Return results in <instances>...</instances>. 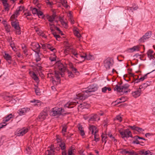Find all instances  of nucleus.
<instances>
[{
  "mask_svg": "<svg viewBox=\"0 0 155 155\" xmlns=\"http://www.w3.org/2000/svg\"><path fill=\"white\" fill-rule=\"evenodd\" d=\"M2 2L3 6L4 7V10L5 11H8L9 10V7L7 2V0H1Z\"/></svg>",
  "mask_w": 155,
  "mask_h": 155,
  "instance_id": "obj_17",
  "label": "nucleus"
},
{
  "mask_svg": "<svg viewBox=\"0 0 155 155\" xmlns=\"http://www.w3.org/2000/svg\"><path fill=\"white\" fill-rule=\"evenodd\" d=\"M31 49L36 53H39L40 46L37 42H34L31 44Z\"/></svg>",
  "mask_w": 155,
  "mask_h": 155,
  "instance_id": "obj_6",
  "label": "nucleus"
},
{
  "mask_svg": "<svg viewBox=\"0 0 155 155\" xmlns=\"http://www.w3.org/2000/svg\"><path fill=\"white\" fill-rule=\"evenodd\" d=\"M48 116V113L46 111L41 112L39 115L38 118L40 121L44 120Z\"/></svg>",
  "mask_w": 155,
  "mask_h": 155,
  "instance_id": "obj_15",
  "label": "nucleus"
},
{
  "mask_svg": "<svg viewBox=\"0 0 155 155\" xmlns=\"http://www.w3.org/2000/svg\"><path fill=\"white\" fill-rule=\"evenodd\" d=\"M94 140L96 142H97L99 140V136L97 134V133H96L95 134H94Z\"/></svg>",
  "mask_w": 155,
  "mask_h": 155,
  "instance_id": "obj_50",
  "label": "nucleus"
},
{
  "mask_svg": "<svg viewBox=\"0 0 155 155\" xmlns=\"http://www.w3.org/2000/svg\"><path fill=\"white\" fill-rule=\"evenodd\" d=\"M101 137L103 142H104L105 143H106L107 142V140H106L107 138L106 135L105 134H102L101 135Z\"/></svg>",
  "mask_w": 155,
  "mask_h": 155,
  "instance_id": "obj_47",
  "label": "nucleus"
},
{
  "mask_svg": "<svg viewBox=\"0 0 155 155\" xmlns=\"http://www.w3.org/2000/svg\"><path fill=\"white\" fill-rule=\"evenodd\" d=\"M60 147H61L62 150H64L65 149L66 147L65 143L64 142H61L59 144Z\"/></svg>",
  "mask_w": 155,
  "mask_h": 155,
  "instance_id": "obj_39",
  "label": "nucleus"
},
{
  "mask_svg": "<svg viewBox=\"0 0 155 155\" xmlns=\"http://www.w3.org/2000/svg\"><path fill=\"white\" fill-rule=\"evenodd\" d=\"M66 68L61 64H60L58 67V69L55 71L54 75L57 80L60 81L61 77H63L65 72Z\"/></svg>",
  "mask_w": 155,
  "mask_h": 155,
  "instance_id": "obj_1",
  "label": "nucleus"
},
{
  "mask_svg": "<svg viewBox=\"0 0 155 155\" xmlns=\"http://www.w3.org/2000/svg\"><path fill=\"white\" fill-rule=\"evenodd\" d=\"M140 46L137 45L134 46L132 48L130 49V51L131 52H133L135 51H140Z\"/></svg>",
  "mask_w": 155,
  "mask_h": 155,
  "instance_id": "obj_20",
  "label": "nucleus"
},
{
  "mask_svg": "<svg viewBox=\"0 0 155 155\" xmlns=\"http://www.w3.org/2000/svg\"><path fill=\"white\" fill-rule=\"evenodd\" d=\"M12 26L15 29L16 28H19V23L18 20H15L12 21L11 23Z\"/></svg>",
  "mask_w": 155,
  "mask_h": 155,
  "instance_id": "obj_22",
  "label": "nucleus"
},
{
  "mask_svg": "<svg viewBox=\"0 0 155 155\" xmlns=\"http://www.w3.org/2000/svg\"><path fill=\"white\" fill-rule=\"evenodd\" d=\"M74 35L79 38L81 37V35L78 31V29L76 27H74L73 29Z\"/></svg>",
  "mask_w": 155,
  "mask_h": 155,
  "instance_id": "obj_26",
  "label": "nucleus"
},
{
  "mask_svg": "<svg viewBox=\"0 0 155 155\" xmlns=\"http://www.w3.org/2000/svg\"><path fill=\"white\" fill-rule=\"evenodd\" d=\"M86 59L87 60H90L91 59L92 56L90 54L87 55L86 54Z\"/></svg>",
  "mask_w": 155,
  "mask_h": 155,
  "instance_id": "obj_63",
  "label": "nucleus"
},
{
  "mask_svg": "<svg viewBox=\"0 0 155 155\" xmlns=\"http://www.w3.org/2000/svg\"><path fill=\"white\" fill-rule=\"evenodd\" d=\"M104 65L107 69H110V66L112 64L111 62V60L110 58H107L104 61Z\"/></svg>",
  "mask_w": 155,
  "mask_h": 155,
  "instance_id": "obj_11",
  "label": "nucleus"
},
{
  "mask_svg": "<svg viewBox=\"0 0 155 155\" xmlns=\"http://www.w3.org/2000/svg\"><path fill=\"white\" fill-rule=\"evenodd\" d=\"M73 149L72 148H70L69 149L68 152V155H74V154L73 153Z\"/></svg>",
  "mask_w": 155,
  "mask_h": 155,
  "instance_id": "obj_52",
  "label": "nucleus"
},
{
  "mask_svg": "<svg viewBox=\"0 0 155 155\" xmlns=\"http://www.w3.org/2000/svg\"><path fill=\"white\" fill-rule=\"evenodd\" d=\"M53 57L52 56H51L49 58L50 60L51 61H54L56 60V55L54 54H54L53 55Z\"/></svg>",
  "mask_w": 155,
  "mask_h": 155,
  "instance_id": "obj_46",
  "label": "nucleus"
},
{
  "mask_svg": "<svg viewBox=\"0 0 155 155\" xmlns=\"http://www.w3.org/2000/svg\"><path fill=\"white\" fill-rule=\"evenodd\" d=\"M119 100L120 101L117 102V104H119L122 102H124L125 101L127 100V98L126 97H122L120 98L119 99Z\"/></svg>",
  "mask_w": 155,
  "mask_h": 155,
  "instance_id": "obj_40",
  "label": "nucleus"
},
{
  "mask_svg": "<svg viewBox=\"0 0 155 155\" xmlns=\"http://www.w3.org/2000/svg\"><path fill=\"white\" fill-rule=\"evenodd\" d=\"M28 130L29 128L28 127H23L22 129L18 131L16 133V135L18 136H23L28 132Z\"/></svg>",
  "mask_w": 155,
  "mask_h": 155,
  "instance_id": "obj_9",
  "label": "nucleus"
},
{
  "mask_svg": "<svg viewBox=\"0 0 155 155\" xmlns=\"http://www.w3.org/2000/svg\"><path fill=\"white\" fill-rule=\"evenodd\" d=\"M78 129L81 135L82 136H84L85 135V133L82 126L80 125H79L78 126Z\"/></svg>",
  "mask_w": 155,
  "mask_h": 155,
  "instance_id": "obj_32",
  "label": "nucleus"
},
{
  "mask_svg": "<svg viewBox=\"0 0 155 155\" xmlns=\"http://www.w3.org/2000/svg\"><path fill=\"white\" fill-rule=\"evenodd\" d=\"M122 119V117L120 115H118L114 119V120H117L119 122H121Z\"/></svg>",
  "mask_w": 155,
  "mask_h": 155,
  "instance_id": "obj_37",
  "label": "nucleus"
},
{
  "mask_svg": "<svg viewBox=\"0 0 155 155\" xmlns=\"http://www.w3.org/2000/svg\"><path fill=\"white\" fill-rule=\"evenodd\" d=\"M129 153H128L130 154V155H138V154L136 152H135L134 151H128Z\"/></svg>",
  "mask_w": 155,
  "mask_h": 155,
  "instance_id": "obj_49",
  "label": "nucleus"
},
{
  "mask_svg": "<svg viewBox=\"0 0 155 155\" xmlns=\"http://www.w3.org/2000/svg\"><path fill=\"white\" fill-rule=\"evenodd\" d=\"M71 54H72L76 58H78V56L79 54L78 53L77 51L75 49H72L71 51Z\"/></svg>",
  "mask_w": 155,
  "mask_h": 155,
  "instance_id": "obj_33",
  "label": "nucleus"
},
{
  "mask_svg": "<svg viewBox=\"0 0 155 155\" xmlns=\"http://www.w3.org/2000/svg\"><path fill=\"white\" fill-rule=\"evenodd\" d=\"M84 60L83 61H84L85 59H86V54L85 53L83 54V55H82L81 54H79V55Z\"/></svg>",
  "mask_w": 155,
  "mask_h": 155,
  "instance_id": "obj_55",
  "label": "nucleus"
},
{
  "mask_svg": "<svg viewBox=\"0 0 155 155\" xmlns=\"http://www.w3.org/2000/svg\"><path fill=\"white\" fill-rule=\"evenodd\" d=\"M26 151H27V153L28 154H30L31 152V148L30 147H27L26 148Z\"/></svg>",
  "mask_w": 155,
  "mask_h": 155,
  "instance_id": "obj_60",
  "label": "nucleus"
},
{
  "mask_svg": "<svg viewBox=\"0 0 155 155\" xmlns=\"http://www.w3.org/2000/svg\"><path fill=\"white\" fill-rule=\"evenodd\" d=\"M22 49L23 50V52L24 54H25L26 55H27L28 54L27 53V50L26 49V47L25 46H24V47H22Z\"/></svg>",
  "mask_w": 155,
  "mask_h": 155,
  "instance_id": "obj_56",
  "label": "nucleus"
},
{
  "mask_svg": "<svg viewBox=\"0 0 155 155\" xmlns=\"http://www.w3.org/2000/svg\"><path fill=\"white\" fill-rule=\"evenodd\" d=\"M31 103H33L34 105L35 106H37L38 107L40 106L41 104V102L38 100H34V101H31Z\"/></svg>",
  "mask_w": 155,
  "mask_h": 155,
  "instance_id": "obj_27",
  "label": "nucleus"
},
{
  "mask_svg": "<svg viewBox=\"0 0 155 155\" xmlns=\"http://www.w3.org/2000/svg\"><path fill=\"white\" fill-rule=\"evenodd\" d=\"M4 57L9 64L11 63L12 57L9 54L5 53L4 55Z\"/></svg>",
  "mask_w": 155,
  "mask_h": 155,
  "instance_id": "obj_21",
  "label": "nucleus"
},
{
  "mask_svg": "<svg viewBox=\"0 0 155 155\" xmlns=\"http://www.w3.org/2000/svg\"><path fill=\"white\" fill-rule=\"evenodd\" d=\"M36 31L37 33V34L39 35L40 36L41 34H42V33L43 32V31L41 30H39V29L36 30Z\"/></svg>",
  "mask_w": 155,
  "mask_h": 155,
  "instance_id": "obj_57",
  "label": "nucleus"
},
{
  "mask_svg": "<svg viewBox=\"0 0 155 155\" xmlns=\"http://www.w3.org/2000/svg\"><path fill=\"white\" fill-rule=\"evenodd\" d=\"M153 51L152 50H149L148 51L147 55L150 59H152L153 58Z\"/></svg>",
  "mask_w": 155,
  "mask_h": 155,
  "instance_id": "obj_29",
  "label": "nucleus"
},
{
  "mask_svg": "<svg viewBox=\"0 0 155 155\" xmlns=\"http://www.w3.org/2000/svg\"><path fill=\"white\" fill-rule=\"evenodd\" d=\"M67 129V127L65 125L63 127L62 130V132L63 134V135L65 133Z\"/></svg>",
  "mask_w": 155,
  "mask_h": 155,
  "instance_id": "obj_51",
  "label": "nucleus"
},
{
  "mask_svg": "<svg viewBox=\"0 0 155 155\" xmlns=\"http://www.w3.org/2000/svg\"><path fill=\"white\" fill-rule=\"evenodd\" d=\"M100 120V118L98 117V115L96 114H95L91 116L89 119V121H98Z\"/></svg>",
  "mask_w": 155,
  "mask_h": 155,
  "instance_id": "obj_18",
  "label": "nucleus"
},
{
  "mask_svg": "<svg viewBox=\"0 0 155 155\" xmlns=\"http://www.w3.org/2000/svg\"><path fill=\"white\" fill-rule=\"evenodd\" d=\"M30 110V108L28 107H24L19 109L18 111V113L20 115H24L26 113L29 112Z\"/></svg>",
  "mask_w": 155,
  "mask_h": 155,
  "instance_id": "obj_13",
  "label": "nucleus"
},
{
  "mask_svg": "<svg viewBox=\"0 0 155 155\" xmlns=\"http://www.w3.org/2000/svg\"><path fill=\"white\" fill-rule=\"evenodd\" d=\"M49 25L50 27V29L51 31H53L54 30V27L55 26L53 23V22H50Z\"/></svg>",
  "mask_w": 155,
  "mask_h": 155,
  "instance_id": "obj_41",
  "label": "nucleus"
},
{
  "mask_svg": "<svg viewBox=\"0 0 155 155\" xmlns=\"http://www.w3.org/2000/svg\"><path fill=\"white\" fill-rule=\"evenodd\" d=\"M120 152L122 154H127L129 153L128 152V151H126L125 149L121 150L120 151Z\"/></svg>",
  "mask_w": 155,
  "mask_h": 155,
  "instance_id": "obj_59",
  "label": "nucleus"
},
{
  "mask_svg": "<svg viewBox=\"0 0 155 155\" xmlns=\"http://www.w3.org/2000/svg\"><path fill=\"white\" fill-rule=\"evenodd\" d=\"M35 93L37 95H39L40 94V93L39 89L38 88H37L36 89H35Z\"/></svg>",
  "mask_w": 155,
  "mask_h": 155,
  "instance_id": "obj_62",
  "label": "nucleus"
},
{
  "mask_svg": "<svg viewBox=\"0 0 155 155\" xmlns=\"http://www.w3.org/2000/svg\"><path fill=\"white\" fill-rule=\"evenodd\" d=\"M16 35H20L21 34V29L20 27L19 28H16L14 30Z\"/></svg>",
  "mask_w": 155,
  "mask_h": 155,
  "instance_id": "obj_42",
  "label": "nucleus"
},
{
  "mask_svg": "<svg viewBox=\"0 0 155 155\" xmlns=\"http://www.w3.org/2000/svg\"><path fill=\"white\" fill-rule=\"evenodd\" d=\"M63 109L61 108L55 107L53 108L50 111V114L52 116L61 115Z\"/></svg>",
  "mask_w": 155,
  "mask_h": 155,
  "instance_id": "obj_3",
  "label": "nucleus"
},
{
  "mask_svg": "<svg viewBox=\"0 0 155 155\" xmlns=\"http://www.w3.org/2000/svg\"><path fill=\"white\" fill-rule=\"evenodd\" d=\"M56 15L55 13H54L51 16H47V18L50 22H53L54 21Z\"/></svg>",
  "mask_w": 155,
  "mask_h": 155,
  "instance_id": "obj_25",
  "label": "nucleus"
},
{
  "mask_svg": "<svg viewBox=\"0 0 155 155\" xmlns=\"http://www.w3.org/2000/svg\"><path fill=\"white\" fill-rule=\"evenodd\" d=\"M90 132L93 135L97 133L98 132V129L94 126L90 125L89 127Z\"/></svg>",
  "mask_w": 155,
  "mask_h": 155,
  "instance_id": "obj_14",
  "label": "nucleus"
},
{
  "mask_svg": "<svg viewBox=\"0 0 155 155\" xmlns=\"http://www.w3.org/2000/svg\"><path fill=\"white\" fill-rule=\"evenodd\" d=\"M152 34V33L151 31H147L139 40V41L140 42H144L150 38Z\"/></svg>",
  "mask_w": 155,
  "mask_h": 155,
  "instance_id": "obj_5",
  "label": "nucleus"
},
{
  "mask_svg": "<svg viewBox=\"0 0 155 155\" xmlns=\"http://www.w3.org/2000/svg\"><path fill=\"white\" fill-rule=\"evenodd\" d=\"M68 65L69 66V68L71 69V71L73 72L74 73H76L77 72V69L74 67L72 63L69 62L68 63Z\"/></svg>",
  "mask_w": 155,
  "mask_h": 155,
  "instance_id": "obj_28",
  "label": "nucleus"
},
{
  "mask_svg": "<svg viewBox=\"0 0 155 155\" xmlns=\"http://www.w3.org/2000/svg\"><path fill=\"white\" fill-rule=\"evenodd\" d=\"M149 73H148L147 74H145L143 76L141 77L139 79V81H143L145 79H146L147 78V75L149 74Z\"/></svg>",
  "mask_w": 155,
  "mask_h": 155,
  "instance_id": "obj_43",
  "label": "nucleus"
},
{
  "mask_svg": "<svg viewBox=\"0 0 155 155\" xmlns=\"http://www.w3.org/2000/svg\"><path fill=\"white\" fill-rule=\"evenodd\" d=\"M89 96H90V94L86 93V92L84 93V94L81 93L78 95L77 98L81 100H83L86 99Z\"/></svg>",
  "mask_w": 155,
  "mask_h": 155,
  "instance_id": "obj_10",
  "label": "nucleus"
},
{
  "mask_svg": "<svg viewBox=\"0 0 155 155\" xmlns=\"http://www.w3.org/2000/svg\"><path fill=\"white\" fill-rule=\"evenodd\" d=\"M23 9V7L19 6L16 10V11L14 12L13 15L11 16V18H16L20 14V12L22 11V10Z\"/></svg>",
  "mask_w": 155,
  "mask_h": 155,
  "instance_id": "obj_8",
  "label": "nucleus"
},
{
  "mask_svg": "<svg viewBox=\"0 0 155 155\" xmlns=\"http://www.w3.org/2000/svg\"><path fill=\"white\" fill-rule=\"evenodd\" d=\"M38 10L36 8H34L32 10V12L33 14H37L38 12Z\"/></svg>",
  "mask_w": 155,
  "mask_h": 155,
  "instance_id": "obj_54",
  "label": "nucleus"
},
{
  "mask_svg": "<svg viewBox=\"0 0 155 155\" xmlns=\"http://www.w3.org/2000/svg\"><path fill=\"white\" fill-rule=\"evenodd\" d=\"M32 78L35 81H37L38 80V78L34 72H33L32 74Z\"/></svg>",
  "mask_w": 155,
  "mask_h": 155,
  "instance_id": "obj_45",
  "label": "nucleus"
},
{
  "mask_svg": "<svg viewBox=\"0 0 155 155\" xmlns=\"http://www.w3.org/2000/svg\"><path fill=\"white\" fill-rule=\"evenodd\" d=\"M56 140L58 143L61 142V139L59 135H56Z\"/></svg>",
  "mask_w": 155,
  "mask_h": 155,
  "instance_id": "obj_53",
  "label": "nucleus"
},
{
  "mask_svg": "<svg viewBox=\"0 0 155 155\" xmlns=\"http://www.w3.org/2000/svg\"><path fill=\"white\" fill-rule=\"evenodd\" d=\"M119 132L123 138L125 137H132V135L131 133L129 130L128 129L125 130L124 131L119 130Z\"/></svg>",
  "mask_w": 155,
  "mask_h": 155,
  "instance_id": "obj_4",
  "label": "nucleus"
},
{
  "mask_svg": "<svg viewBox=\"0 0 155 155\" xmlns=\"http://www.w3.org/2000/svg\"><path fill=\"white\" fill-rule=\"evenodd\" d=\"M13 117V115L12 114H10L6 117L3 120L2 124H2V126L0 127V128L6 125L7 124L6 123L9 121L11 118Z\"/></svg>",
  "mask_w": 155,
  "mask_h": 155,
  "instance_id": "obj_12",
  "label": "nucleus"
},
{
  "mask_svg": "<svg viewBox=\"0 0 155 155\" xmlns=\"http://www.w3.org/2000/svg\"><path fill=\"white\" fill-rule=\"evenodd\" d=\"M37 14L39 18H43L44 17L43 13L41 11H38Z\"/></svg>",
  "mask_w": 155,
  "mask_h": 155,
  "instance_id": "obj_44",
  "label": "nucleus"
},
{
  "mask_svg": "<svg viewBox=\"0 0 155 155\" xmlns=\"http://www.w3.org/2000/svg\"><path fill=\"white\" fill-rule=\"evenodd\" d=\"M46 47L48 49L50 50L51 51L53 52L54 53H55L56 52V49L49 44H48L47 45Z\"/></svg>",
  "mask_w": 155,
  "mask_h": 155,
  "instance_id": "obj_30",
  "label": "nucleus"
},
{
  "mask_svg": "<svg viewBox=\"0 0 155 155\" xmlns=\"http://www.w3.org/2000/svg\"><path fill=\"white\" fill-rule=\"evenodd\" d=\"M77 103H78V102H69L64 105V107L68 108H72L74 107V106L77 104Z\"/></svg>",
  "mask_w": 155,
  "mask_h": 155,
  "instance_id": "obj_16",
  "label": "nucleus"
},
{
  "mask_svg": "<svg viewBox=\"0 0 155 155\" xmlns=\"http://www.w3.org/2000/svg\"><path fill=\"white\" fill-rule=\"evenodd\" d=\"M140 152L142 155H154V154L150 152L149 150H147L145 151L144 150H142Z\"/></svg>",
  "mask_w": 155,
  "mask_h": 155,
  "instance_id": "obj_24",
  "label": "nucleus"
},
{
  "mask_svg": "<svg viewBox=\"0 0 155 155\" xmlns=\"http://www.w3.org/2000/svg\"><path fill=\"white\" fill-rule=\"evenodd\" d=\"M66 73H67L68 77L70 78H72L74 77V75L71 71H67Z\"/></svg>",
  "mask_w": 155,
  "mask_h": 155,
  "instance_id": "obj_38",
  "label": "nucleus"
},
{
  "mask_svg": "<svg viewBox=\"0 0 155 155\" xmlns=\"http://www.w3.org/2000/svg\"><path fill=\"white\" fill-rule=\"evenodd\" d=\"M41 60V58L39 55V53H37L35 55V60L37 62Z\"/></svg>",
  "mask_w": 155,
  "mask_h": 155,
  "instance_id": "obj_48",
  "label": "nucleus"
},
{
  "mask_svg": "<svg viewBox=\"0 0 155 155\" xmlns=\"http://www.w3.org/2000/svg\"><path fill=\"white\" fill-rule=\"evenodd\" d=\"M141 92V91L138 89L137 90L133 92L132 94L133 97L136 98L140 95Z\"/></svg>",
  "mask_w": 155,
  "mask_h": 155,
  "instance_id": "obj_19",
  "label": "nucleus"
},
{
  "mask_svg": "<svg viewBox=\"0 0 155 155\" xmlns=\"http://www.w3.org/2000/svg\"><path fill=\"white\" fill-rule=\"evenodd\" d=\"M98 89V87L97 85H93L90 86L87 90H86V93H88L91 95V93L92 92H95Z\"/></svg>",
  "mask_w": 155,
  "mask_h": 155,
  "instance_id": "obj_7",
  "label": "nucleus"
},
{
  "mask_svg": "<svg viewBox=\"0 0 155 155\" xmlns=\"http://www.w3.org/2000/svg\"><path fill=\"white\" fill-rule=\"evenodd\" d=\"M71 50H72V49L70 48H67L64 50V54L66 55L69 54L72 58H74L73 56L71 54Z\"/></svg>",
  "mask_w": 155,
  "mask_h": 155,
  "instance_id": "obj_23",
  "label": "nucleus"
},
{
  "mask_svg": "<svg viewBox=\"0 0 155 155\" xmlns=\"http://www.w3.org/2000/svg\"><path fill=\"white\" fill-rule=\"evenodd\" d=\"M147 86L148 84L147 83H144L140 86L139 89V90H140L141 91H142Z\"/></svg>",
  "mask_w": 155,
  "mask_h": 155,
  "instance_id": "obj_31",
  "label": "nucleus"
},
{
  "mask_svg": "<svg viewBox=\"0 0 155 155\" xmlns=\"http://www.w3.org/2000/svg\"><path fill=\"white\" fill-rule=\"evenodd\" d=\"M107 90V87H105L102 89V91L103 93H106Z\"/></svg>",
  "mask_w": 155,
  "mask_h": 155,
  "instance_id": "obj_64",
  "label": "nucleus"
},
{
  "mask_svg": "<svg viewBox=\"0 0 155 155\" xmlns=\"http://www.w3.org/2000/svg\"><path fill=\"white\" fill-rule=\"evenodd\" d=\"M68 16L69 19L73 18V16L71 11H69L68 13Z\"/></svg>",
  "mask_w": 155,
  "mask_h": 155,
  "instance_id": "obj_61",
  "label": "nucleus"
},
{
  "mask_svg": "<svg viewBox=\"0 0 155 155\" xmlns=\"http://www.w3.org/2000/svg\"><path fill=\"white\" fill-rule=\"evenodd\" d=\"M4 26L5 30L7 32L10 31L11 26L9 25H8L6 23H5Z\"/></svg>",
  "mask_w": 155,
  "mask_h": 155,
  "instance_id": "obj_34",
  "label": "nucleus"
},
{
  "mask_svg": "<svg viewBox=\"0 0 155 155\" xmlns=\"http://www.w3.org/2000/svg\"><path fill=\"white\" fill-rule=\"evenodd\" d=\"M129 86V85L127 84H125L122 86L116 85L114 89V91L120 92L127 93L128 91Z\"/></svg>",
  "mask_w": 155,
  "mask_h": 155,
  "instance_id": "obj_2",
  "label": "nucleus"
},
{
  "mask_svg": "<svg viewBox=\"0 0 155 155\" xmlns=\"http://www.w3.org/2000/svg\"><path fill=\"white\" fill-rule=\"evenodd\" d=\"M60 22L61 23V25H62L65 28H67L68 27V25L67 23L64 21V20L63 19H60Z\"/></svg>",
  "mask_w": 155,
  "mask_h": 155,
  "instance_id": "obj_36",
  "label": "nucleus"
},
{
  "mask_svg": "<svg viewBox=\"0 0 155 155\" xmlns=\"http://www.w3.org/2000/svg\"><path fill=\"white\" fill-rule=\"evenodd\" d=\"M136 131L139 132H141L143 131L144 130H143V129L141 128L137 127V129H136Z\"/></svg>",
  "mask_w": 155,
  "mask_h": 155,
  "instance_id": "obj_58",
  "label": "nucleus"
},
{
  "mask_svg": "<svg viewBox=\"0 0 155 155\" xmlns=\"http://www.w3.org/2000/svg\"><path fill=\"white\" fill-rule=\"evenodd\" d=\"M62 5L65 8H68V5L67 4V1L66 0H61V1Z\"/></svg>",
  "mask_w": 155,
  "mask_h": 155,
  "instance_id": "obj_35",
  "label": "nucleus"
}]
</instances>
